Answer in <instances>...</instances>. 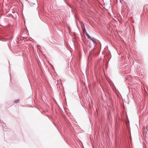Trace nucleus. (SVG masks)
I'll return each mask as SVG.
<instances>
[{
    "label": "nucleus",
    "instance_id": "nucleus-6",
    "mask_svg": "<svg viewBox=\"0 0 148 148\" xmlns=\"http://www.w3.org/2000/svg\"><path fill=\"white\" fill-rule=\"evenodd\" d=\"M64 2H66V4L67 5H68L69 6V7L70 8H71V7L69 5H68V3H66V2L65 0H64Z\"/></svg>",
    "mask_w": 148,
    "mask_h": 148
},
{
    "label": "nucleus",
    "instance_id": "nucleus-5",
    "mask_svg": "<svg viewBox=\"0 0 148 148\" xmlns=\"http://www.w3.org/2000/svg\"><path fill=\"white\" fill-rule=\"evenodd\" d=\"M19 101V99H16V100H15L14 101V102L15 103H18V102Z\"/></svg>",
    "mask_w": 148,
    "mask_h": 148
},
{
    "label": "nucleus",
    "instance_id": "nucleus-3",
    "mask_svg": "<svg viewBox=\"0 0 148 148\" xmlns=\"http://www.w3.org/2000/svg\"><path fill=\"white\" fill-rule=\"evenodd\" d=\"M86 36H87L88 38L90 39L91 38L90 36L87 33H86Z\"/></svg>",
    "mask_w": 148,
    "mask_h": 148
},
{
    "label": "nucleus",
    "instance_id": "nucleus-4",
    "mask_svg": "<svg viewBox=\"0 0 148 148\" xmlns=\"http://www.w3.org/2000/svg\"><path fill=\"white\" fill-rule=\"evenodd\" d=\"M81 24L82 25V26L83 27V28H84V27H85V26H84V23L83 22H81Z\"/></svg>",
    "mask_w": 148,
    "mask_h": 148
},
{
    "label": "nucleus",
    "instance_id": "nucleus-2",
    "mask_svg": "<svg viewBox=\"0 0 148 148\" xmlns=\"http://www.w3.org/2000/svg\"><path fill=\"white\" fill-rule=\"evenodd\" d=\"M83 33L84 34H85V33L86 34V33H87V32L86 31V30L85 27H84V28H83Z\"/></svg>",
    "mask_w": 148,
    "mask_h": 148
},
{
    "label": "nucleus",
    "instance_id": "nucleus-1",
    "mask_svg": "<svg viewBox=\"0 0 148 148\" xmlns=\"http://www.w3.org/2000/svg\"><path fill=\"white\" fill-rule=\"evenodd\" d=\"M89 39L92 41L94 43H95L96 42V39L93 37H91V38Z\"/></svg>",
    "mask_w": 148,
    "mask_h": 148
}]
</instances>
